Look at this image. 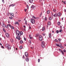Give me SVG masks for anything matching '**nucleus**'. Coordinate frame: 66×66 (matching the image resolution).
<instances>
[{
	"instance_id": "2eb2a0df",
	"label": "nucleus",
	"mask_w": 66,
	"mask_h": 66,
	"mask_svg": "<svg viewBox=\"0 0 66 66\" xmlns=\"http://www.w3.org/2000/svg\"><path fill=\"white\" fill-rule=\"evenodd\" d=\"M9 45L8 44H6L5 45V47H7V48L9 46Z\"/></svg>"
},
{
	"instance_id": "20e7f679",
	"label": "nucleus",
	"mask_w": 66,
	"mask_h": 66,
	"mask_svg": "<svg viewBox=\"0 0 66 66\" xmlns=\"http://www.w3.org/2000/svg\"><path fill=\"white\" fill-rule=\"evenodd\" d=\"M39 39L40 41H42L43 40V37L41 35L39 36Z\"/></svg>"
},
{
	"instance_id": "8fccbe9b",
	"label": "nucleus",
	"mask_w": 66,
	"mask_h": 66,
	"mask_svg": "<svg viewBox=\"0 0 66 66\" xmlns=\"http://www.w3.org/2000/svg\"><path fill=\"white\" fill-rule=\"evenodd\" d=\"M24 40H25L26 41V38L24 37Z\"/></svg>"
},
{
	"instance_id": "cd10ccee",
	"label": "nucleus",
	"mask_w": 66,
	"mask_h": 66,
	"mask_svg": "<svg viewBox=\"0 0 66 66\" xmlns=\"http://www.w3.org/2000/svg\"><path fill=\"white\" fill-rule=\"evenodd\" d=\"M62 29H61L59 31V32H60V33H61V32H62Z\"/></svg>"
},
{
	"instance_id": "09e8293b",
	"label": "nucleus",
	"mask_w": 66,
	"mask_h": 66,
	"mask_svg": "<svg viewBox=\"0 0 66 66\" xmlns=\"http://www.w3.org/2000/svg\"><path fill=\"white\" fill-rule=\"evenodd\" d=\"M63 51L64 52H66V50H64Z\"/></svg>"
},
{
	"instance_id": "412c9836",
	"label": "nucleus",
	"mask_w": 66,
	"mask_h": 66,
	"mask_svg": "<svg viewBox=\"0 0 66 66\" xmlns=\"http://www.w3.org/2000/svg\"><path fill=\"white\" fill-rule=\"evenodd\" d=\"M57 24L58 25H60L61 22H58Z\"/></svg>"
},
{
	"instance_id": "4d7b16f0",
	"label": "nucleus",
	"mask_w": 66,
	"mask_h": 66,
	"mask_svg": "<svg viewBox=\"0 0 66 66\" xmlns=\"http://www.w3.org/2000/svg\"><path fill=\"white\" fill-rule=\"evenodd\" d=\"M60 28H61V29H62V26H60Z\"/></svg>"
},
{
	"instance_id": "f257e3e1",
	"label": "nucleus",
	"mask_w": 66,
	"mask_h": 66,
	"mask_svg": "<svg viewBox=\"0 0 66 66\" xmlns=\"http://www.w3.org/2000/svg\"><path fill=\"white\" fill-rule=\"evenodd\" d=\"M16 34L17 36L16 37V38L17 39L18 38V40L20 39V36L23 34V32L22 31H20L18 30H16Z\"/></svg>"
},
{
	"instance_id": "338daca9",
	"label": "nucleus",
	"mask_w": 66,
	"mask_h": 66,
	"mask_svg": "<svg viewBox=\"0 0 66 66\" xmlns=\"http://www.w3.org/2000/svg\"><path fill=\"white\" fill-rule=\"evenodd\" d=\"M64 11L65 12H66V9H65Z\"/></svg>"
},
{
	"instance_id": "bf43d9fd",
	"label": "nucleus",
	"mask_w": 66,
	"mask_h": 66,
	"mask_svg": "<svg viewBox=\"0 0 66 66\" xmlns=\"http://www.w3.org/2000/svg\"><path fill=\"white\" fill-rule=\"evenodd\" d=\"M29 43H30V44H31V40H29Z\"/></svg>"
},
{
	"instance_id": "58836bf2",
	"label": "nucleus",
	"mask_w": 66,
	"mask_h": 66,
	"mask_svg": "<svg viewBox=\"0 0 66 66\" xmlns=\"http://www.w3.org/2000/svg\"><path fill=\"white\" fill-rule=\"evenodd\" d=\"M9 26V27H10V28H11V27L12 26L10 24H9L8 25Z\"/></svg>"
},
{
	"instance_id": "49530a36",
	"label": "nucleus",
	"mask_w": 66,
	"mask_h": 66,
	"mask_svg": "<svg viewBox=\"0 0 66 66\" xmlns=\"http://www.w3.org/2000/svg\"><path fill=\"white\" fill-rule=\"evenodd\" d=\"M31 27H30V26L29 27V30H30V29H31Z\"/></svg>"
},
{
	"instance_id": "f3484780",
	"label": "nucleus",
	"mask_w": 66,
	"mask_h": 66,
	"mask_svg": "<svg viewBox=\"0 0 66 66\" xmlns=\"http://www.w3.org/2000/svg\"><path fill=\"white\" fill-rule=\"evenodd\" d=\"M45 27H43L42 28V31H45Z\"/></svg>"
},
{
	"instance_id": "6e6552de",
	"label": "nucleus",
	"mask_w": 66,
	"mask_h": 66,
	"mask_svg": "<svg viewBox=\"0 0 66 66\" xmlns=\"http://www.w3.org/2000/svg\"><path fill=\"white\" fill-rule=\"evenodd\" d=\"M7 48L9 50H10V49H11V46L10 45H9V46L7 47Z\"/></svg>"
},
{
	"instance_id": "ea45409f",
	"label": "nucleus",
	"mask_w": 66,
	"mask_h": 66,
	"mask_svg": "<svg viewBox=\"0 0 66 66\" xmlns=\"http://www.w3.org/2000/svg\"><path fill=\"white\" fill-rule=\"evenodd\" d=\"M27 7L28 9H29V6L28 5H27Z\"/></svg>"
},
{
	"instance_id": "6e6d98bb",
	"label": "nucleus",
	"mask_w": 66,
	"mask_h": 66,
	"mask_svg": "<svg viewBox=\"0 0 66 66\" xmlns=\"http://www.w3.org/2000/svg\"><path fill=\"white\" fill-rule=\"evenodd\" d=\"M9 18H10L11 19H12V18L11 17H10Z\"/></svg>"
},
{
	"instance_id": "c85d7f7f",
	"label": "nucleus",
	"mask_w": 66,
	"mask_h": 66,
	"mask_svg": "<svg viewBox=\"0 0 66 66\" xmlns=\"http://www.w3.org/2000/svg\"><path fill=\"white\" fill-rule=\"evenodd\" d=\"M59 33V31H58V30H57L56 31V33L57 34H58Z\"/></svg>"
},
{
	"instance_id": "052dcab7",
	"label": "nucleus",
	"mask_w": 66,
	"mask_h": 66,
	"mask_svg": "<svg viewBox=\"0 0 66 66\" xmlns=\"http://www.w3.org/2000/svg\"><path fill=\"white\" fill-rule=\"evenodd\" d=\"M7 15L8 16H9V14L8 13H7Z\"/></svg>"
},
{
	"instance_id": "1a4fd4ad",
	"label": "nucleus",
	"mask_w": 66,
	"mask_h": 66,
	"mask_svg": "<svg viewBox=\"0 0 66 66\" xmlns=\"http://www.w3.org/2000/svg\"><path fill=\"white\" fill-rule=\"evenodd\" d=\"M10 14L12 17H14V14L13 13H10Z\"/></svg>"
},
{
	"instance_id": "a878e982",
	"label": "nucleus",
	"mask_w": 66,
	"mask_h": 66,
	"mask_svg": "<svg viewBox=\"0 0 66 66\" xmlns=\"http://www.w3.org/2000/svg\"><path fill=\"white\" fill-rule=\"evenodd\" d=\"M61 53H62V54H63V55H64V52H63V51H62Z\"/></svg>"
},
{
	"instance_id": "0e129e2a",
	"label": "nucleus",
	"mask_w": 66,
	"mask_h": 66,
	"mask_svg": "<svg viewBox=\"0 0 66 66\" xmlns=\"http://www.w3.org/2000/svg\"><path fill=\"white\" fill-rule=\"evenodd\" d=\"M23 59H24V56H23Z\"/></svg>"
},
{
	"instance_id": "f03ea898",
	"label": "nucleus",
	"mask_w": 66,
	"mask_h": 66,
	"mask_svg": "<svg viewBox=\"0 0 66 66\" xmlns=\"http://www.w3.org/2000/svg\"><path fill=\"white\" fill-rule=\"evenodd\" d=\"M41 46L42 48H44L45 45V42L44 41H42V42Z\"/></svg>"
},
{
	"instance_id": "c9c22d12",
	"label": "nucleus",
	"mask_w": 66,
	"mask_h": 66,
	"mask_svg": "<svg viewBox=\"0 0 66 66\" xmlns=\"http://www.w3.org/2000/svg\"><path fill=\"white\" fill-rule=\"evenodd\" d=\"M36 37H37V36H38V34H36Z\"/></svg>"
},
{
	"instance_id": "a211bd4d",
	"label": "nucleus",
	"mask_w": 66,
	"mask_h": 66,
	"mask_svg": "<svg viewBox=\"0 0 66 66\" xmlns=\"http://www.w3.org/2000/svg\"><path fill=\"white\" fill-rule=\"evenodd\" d=\"M48 19L50 20H51V19H52V17H50L48 18Z\"/></svg>"
},
{
	"instance_id": "4c0bfd02",
	"label": "nucleus",
	"mask_w": 66,
	"mask_h": 66,
	"mask_svg": "<svg viewBox=\"0 0 66 66\" xmlns=\"http://www.w3.org/2000/svg\"><path fill=\"white\" fill-rule=\"evenodd\" d=\"M58 40H59V42H61V39L59 38L58 39Z\"/></svg>"
},
{
	"instance_id": "603ef678",
	"label": "nucleus",
	"mask_w": 66,
	"mask_h": 66,
	"mask_svg": "<svg viewBox=\"0 0 66 66\" xmlns=\"http://www.w3.org/2000/svg\"><path fill=\"white\" fill-rule=\"evenodd\" d=\"M59 50L60 52H62V51L61 50V49H59Z\"/></svg>"
},
{
	"instance_id": "6ab92c4d",
	"label": "nucleus",
	"mask_w": 66,
	"mask_h": 66,
	"mask_svg": "<svg viewBox=\"0 0 66 66\" xmlns=\"http://www.w3.org/2000/svg\"><path fill=\"white\" fill-rule=\"evenodd\" d=\"M50 24H51V23H50V21L48 22V25H50Z\"/></svg>"
},
{
	"instance_id": "39448f33",
	"label": "nucleus",
	"mask_w": 66,
	"mask_h": 66,
	"mask_svg": "<svg viewBox=\"0 0 66 66\" xmlns=\"http://www.w3.org/2000/svg\"><path fill=\"white\" fill-rule=\"evenodd\" d=\"M7 38H9L10 37V35L8 33H6L5 34Z\"/></svg>"
},
{
	"instance_id": "2f4dec72",
	"label": "nucleus",
	"mask_w": 66,
	"mask_h": 66,
	"mask_svg": "<svg viewBox=\"0 0 66 66\" xmlns=\"http://www.w3.org/2000/svg\"><path fill=\"white\" fill-rule=\"evenodd\" d=\"M40 18L39 17H37V18H36V19H39Z\"/></svg>"
},
{
	"instance_id": "a19ab883",
	"label": "nucleus",
	"mask_w": 66,
	"mask_h": 66,
	"mask_svg": "<svg viewBox=\"0 0 66 66\" xmlns=\"http://www.w3.org/2000/svg\"><path fill=\"white\" fill-rule=\"evenodd\" d=\"M11 28H12V29H14V27L12 26H11Z\"/></svg>"
},
{
	"instance_id": "4be33fe9",
	"label": "nucleus",
	"mask_w": 66,
	"mask_h": 66,
	"mask_svg": "<svg viewBox=\"0 0 66 66\" xmlns=\"http://www.w3.org/2000/svg\"><path fill=\"white\" fill-rule=\"evenodd\" d=\"M36 9V7H35V6L33 7L32 8V10H35Z\"/></svg>"
},
{
	"instance_id": "9b49d317",
	"label": "nucleus",
	"mask_w": 66,
	"mask_h": 66,
	"mask_svg": "<svg viewBox=\"0 0 66 66\" xmlns=\"http://www.w3.org/2000/svg\"><path fill=\"white\" fill-rule=\"evenodd\" d=\"M15 4H12L10 5L9 6L10 7H11V6H15Z\"/></svg>"
},
{
	"instance_id": "c756f323",
	"label": "nucleus",
	"mask_w": 66,
	"mask_h": 66,
	"mask_svg": "<svg viewBox=\"0 0 66 66\" xmlns=\"http://www.w3.org/2000/svg\"><path fill=\"white\" fill-rule=\"evenodd\" d=\"M34 6H35L34 5H32L31 6V8H33V7Z\"/></svg>"
},
{
	"instance_id": "864d4df0",
	"label": "nucleus",
	"mask_w": 66,
	"mask_h": 66,
	"mask_svg": "<svg viewBox=\"0 0 66 66\" xmlns=\"http://www.w3.org/2000/svg\"><path fill=\"white\" fill-rule=\"evenodd\" d=\"M24 11L25 12H26V11H27V9H24Z\"/></svg>"
},
{
	"instance_id": "473e14b6",
	"label": "nucleus",
	"mask_w": 66,
	"mask_h": 66,
	"mask_svg": "<svg viewBox=\"0 0 66 66\" xmlns=\"http://www.w3.org/2000/svg\"><path fill=\"white\" fill-rule=\"evenodd\" d=\"M63 3H64V4H66V1L63 2Z\"/></svg>"
},
{
	"instance_id": "a18cd8bd",
	"label": "nucleus",
	"mask_w": 66,
	"mask_h": 66,
	"mask_svg": "<svg viewBox=\"0 0 66 66\" xmlns=\"http://www.w3.org/2000/svg\"><path fill=\"white\" fill-rule=\"evenodd\" d=\"M44 19L45 20H47V18L46 17H45V18H44Z\"/></svg>"
},
{
	"instance_id": "c03bdc74",
	"label": "nucleus",
	"mask_w": 66,
	"mask_h": 66,
	"mask_svg": "<svg viewBox=\"0 0 66 66\" xmlns=\"http://www.w3.org/2000/svg\"><path fill=\"white\" fill-rule=\"evenodd\" d=\"M53 12H55L56 11V10L54 9H53Z\"/></svg>"
},
{
	"instance_id": "f8f14e48",
	"label": "nucleus",
	"mask_w": 66,
	"mask_h": 66,
	"mask_svg": "<svg viewBox=\"0 0 66 66\" xmlns=\"http://www.w3.org/2000/svg\"><path fill=\"white\" fill-rule=\"evenodd\" d=\"M53 16L55 17H56L57 16V13H55V14L53 15Z\"/></svg>"
},
{
	"instance_id": "f704fd0d",
	"label": "nucleus",
	"mask_w": 66,
	"mask_h": 66,
	"mask_svg": "<svg viewBox=\"0 0 66 66\" xmlns=\"http://www.w3.org/2000/svg\"><path fill=\"white\" fill-rule=\"evenodd\" d=\"M55 42H58V40H57L56 39H55Z\"/></svg>"
},
{
	"instance_id": "13d9d810",
	"label": "nucleus",
	"mask_w": 66,
	"mask_h": 66,
	"mask_svg": "<svg viewBox=\"0 0 66 66\" xmlns=\"http://www.w3.org/2000/svg\"><path fill=\"white\" fill-rule=\"evenodd\" d=\"M42 0H39V2H42Z\"/></svg>"
},
{
	"instance_id": "e2e57ef3",
	"label": "nucleus",
	"mask_w": 66,
	"mask_h": 66,
	"mask_svg": "<svg viewBox=\"0 0 66 66\" xmlns=\"http://www.w3.org/2000/svg\"><path fill=\"white\" fill-rule=\"evenodd\" d=\"M23 28H26V26H23Z\"/></svg>"
},
{
	"instance_id": "423d86ee",
	"label": "nucleus",
	"mask_w": 66,
	"mask_h": 66,
	"mask_svg": "<svg viewBox=\"0 0 66 66\" xmlns=\"http://www.w3.org/2000/svg\"><path fill=\"white\" fill-rule=\"evenodd\" d=\"M31 22L32 23H35V20L33 19H31Z\"/></svg>"
},
{
	"instance_id": "69168bd1",
	"label": "nucleus",
	"mask_w": 66,
	"mask_h": 66,
	"mask_svg": "<svg viewBox=\"0 0 66 66\" xmlns=\"http://www.w3.org/2000/svg\"><path fill=\"white\" fill-rule=\"evenodd\" d=\"M4 31L5 32V30L4 29Z\"/></svg>"
},
{
	"instance_id": "7c9ffc66",
	"label": "nucleus",
	"mask_w": 66,
	"mask_h": 66,
	"mask_svg": "<svg viewBox=\"0 0 66 66\" xmlns=\"http://www.w3.org/2000/svg\"><path fill=\"white\" fill-rule=\"evenodd\" d=\"M15 23L16 24H19V23H18V22H15Z\"/></svg>"
},
{
	"instance_id": "dca6fc26",
	"label": "nucleus",
	"mask_w": 66,
	"mask_h": 66,
	"mask_svg": "<svg viewBox=\"0 0 66 66\" xmlns=\"http://www.w3.org/2000/svg\"><path fill=\"white\" fill-rule=\"evenodd\" d=\"M57 16H60L61 15V13H58L57 14Z\"/></svg>"
},
{
	"instance_id": "774afa93",
	"label": "nucleus",
	"mask_w": 66,
	"mask_h": 66,
	"mask_svg": "<svg viewBox=\"0 0 66 66\" xmlns=\"http://www.w3.org/2000/svg\"><path fill=\"white\" fill-rule=\"evenodd\" d=\"M52 32H53V33H54V31H52Z\"/></svg>"
},
{
	"instance_id": "de8ad7c7",
	"label": "nucleus",
	"mask_w": 66,
	"mask_h": 66,
	"mask_svg": "<svg viewBox=\"0 0 66 66\" xmlns=\"http://www.w3.org/2000/svg\"><path fill=\"white\" fill-rule=\"evenodd\" d=\"M2 2L4 3V0H2Z\"/></svg>"
},
{
	"instance_id": "9d476101",
	"label": "nucleus",
	"mask_w": 66,
	"mask_h": 66,
	"mask_svg": "<svg viewBox=\"0 0 66 66\" xmlns=\"http://www.w3.org/2000/svg\"><path fill=\"white\" fill-rule=\"evenodd\" d=\"M25 60L26 62H29V59L28 57H26V58Z\"/></svg>"
},
{
	"instance_id": "680f3d73",
	"label": "nucleus",
	"mask_w": 66,
	"mask_h": 66,
	"mask_svg": "<svg viewBox=\"0 0 66 66\" xmlns=\"http://www.w3.org/2000/svg\"><path fill=\"white\" fill-rule=\"evenodd\" d=\"M18 21L19 22H20V21H21V20H18Z\"/></svg>"
},
{
	"instance_id": "5701e85b",
	"label": "nucleus",
	"mask_w": 66,
	"mask_h": 66,
	"mask_svg": "<svg viewBox=\"0 0 66 66\" xmlns=\"http://www.w3.org/2000/svg\"><path fill=\"white\" fill-rule=\"evenodd\" d=\"M47 14H49V13H50V10H48L47 11Z\"/></svg>"
},
{
	"instance_id": "5fc2aeb1",
	"label": "nucleus",
	"mask_w": 66,
	"mask_h": 66,
	"mask_svg": "<svg viewBox=\"0 0 66 66\" xmlns=\"http://www.w3.org/2000/svg\"><path fill=\"white\" fill-rule=\"evenodd\" d=\"M1 47V48H3V49L4 48V47H3V46H2Z\"/></svg>"
},
{
	"instance_id": "0eeeda50",
	"label": "nucleus",
	"mask_w": 66,
	"mask_h": 66,
	"mask_svg": "<svg viewBox=\"0 0 66 66\" xmlns=\"http://www.w3.org/2000/svg\"><path fill=\"white\" fill-rule=\"evenodd\" d=\"M25 55L26 57H28V56H29V55H28V53L27 52H26L25 53Z\"/></svg>"
},
{
	"instance_id": "4468645a",
	"label": "nucleus",
	"mask_w": 66,
	"mask_h": 66,
	"mask_svg": "<svg viewBox=\"0 0 66 66\" xmlns=\"http://www.w3.org/2000/svg\"><path fill=\"white\" fill-rule=\"evenodd\" d=\"M49 38H51V33H50L49 34Z\"/></svg>"
},
{
	"instance_id": "3c124183",
	"label": "nucleus",
	"mask_w": 66,
	"mask_h": 66,
	"mask_svg": "<svg viewBox=\"0 0 66 66\" xmlns=\"http://www.w3.org/2000/svg\"><path fill=\"white\" fill-rule=\"evenodd\" d=\"M40 62V59H38V62Z\"/></svg>"
},
{
	"instance_id": "72a5a7b5",
	"label": "nucleus",
	"mask_w": 66,
	"mask_h": 66,
	"mask_svg": "<svg viewBox=\"0 0 66 66\" xmlns=\"http://www.w3.org/2000/svg\"><path fill=\"white\" fill-rule=\"evenodd\" d=\"M32 17L33 18H34V19H36V18H35L34 16H32Z\"/></svg>"
},
{
	"instance_id": "bb28decb",
	"label": "nucleus",
	"mask_w": 66,
	"mask_h": 66,
	"mask_svg": "<svg viewBox=\"0 0 66 66\" xmlns=\"http://www.w3.org/2000/svg\"><path fill=\"white\" fill-rule=\"evenodd\" d=\"M20 43L21 44H22V43H23V41L22 40H20Z\"/></svg>"
},
{
	"instance_id": "e433bc0d",
	"label": "nucleus",
	"mask_w": 66,
	"mask_h": 66,
	"mask_svg": "<svg viewBox=\"0 0 66 66\" xmlns=\"http://www.w3.org/2000/svg\"><path fill=\"white\" fill-rule=\"evenodd\" d=\"M25 24H27V21H25Z\"/></svg>"
},
{
	"instance_id": "b1692460",
	"label": "nucleus",
	"mask_w": 66,
	"mask_h": 66,
	"mask_svg": "<svg viewBox=\"0 0 66 66\" xmlns=\"http://www.w3.org/2000/svg\"><path fill=\"white\" fill-rule=\"evenodd\" d=\"M20 49H22V46H21L20 47Z\"/></svg>"
},
{
	"instance_id": "7ed1b4c3",
	"label": "nucleus",
	"mask_w": 66,
	"mask_h": 66,
	"mask_svg": "<svg viewBox=\"0 0 66 66\" xmlns=\"http://www.w3.org/2000/svg\"><path fill=\"white\" fill-rule=\"evenodd\" d=\"M56 46L59 47H60V48H62V49H63V48H64V47L62 46V44H60V46H59V45H58V44H56Z\"/></svg>"
},
{
	"instance_id": "393cba45",
	"label": "nucleus",
	"mask_w": 66,
	"mask_h": 66,
	"mask_svg": "<svg viewBox=\"0 0 66 66\" xmlns=\"http://www.w3.org/2000/svg\"><path fill=\"white\" fill-rule=\"evenodd\" d=\"M11 42H12V43H13V42H14V40H13V39H11Z\"/></svg>"
},
{
	"instance_id": "aec40b11",
	"label": "nucleus",
	"mask_w": 66,
	"mask_h": 66,
	"mask_svg": "<svg viewBox=\"0 0 66 66\" xmlns=\"http://www.w3.org/2000/svg\"><path fill=\"white\" fill-rule=\"evenodd\" d=\"M29 2L30 3H32L33 2V0H30Z\"/></svg>"
},
{
	"instance_id": "37998d69",
	"label": "nucleus",
	"mask_w": 66,
	"mask_h": 66,
	"mask_svg": "<svg viewBox=\"0 0 66 66\" xmlns=\"http://www.w3.org/2000/svg\"><path fill=\"white\" fill-rule=\"evenodd\" d=\"M29 38L30 39H32V37H30Z\"/></svg>"
},
{
	"instance_id": "79ce46f5",
	"label": "nucleus",
	"mask_w": 66,
	"mask_h": 66,
	"mask_svg": "<svg viewBox=\"0 0 66 66\" xmlns=\"http://www.w3.org/2000/svg\"><path fill=\"white\" fill-rule=\"evenodd\" d=\"M42 35H43V36H45V35H46L45 34H43Z\"/></svg>"
},
{
	"instance_id": "ddd939ff",
	"label": "nucleus",
	"mask_w": 66,
	"mask_h": 66,
	"mask_svg": "<svg viewBox=\"0 0 66 66\" xmlns=\"http://www.w3.org/2000/svg\"><path fill=\"white\" fill-rule=\"evenodd\" d=\"M2 26L4 28H5V27H6V26H5V24H4V23H3V24L2 25Z\"/></svg>"
}]
</instances>
